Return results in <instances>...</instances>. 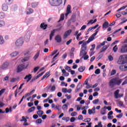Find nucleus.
Listing matches in <instances>:
<instances>
[{
	"instance_id": "1",
	"label": "nucleus",
	"mask_w": 127,
	"mask_h": 127,
	"mask_svg": "<svg viewBox=\"0 0 127 127\" xmlns=\"http://www.w3.org/2000/svg\"><path fill=\"white\" fill-rule=\"evenodd\" d=\"M123 80L124 79H120L119 77L113 78L109 81V86L111 88H114V86L116 85L120 86Z\"/></svg>"
},
{
	"instance_id": "2",
	"label": "nucleus",
	"mask_w": 127,
	"mask_h": 127,
	"mask_svg": "<svg viewBox=\"0 0 127 127\" xmlns=\"http://www.w3.org/2000/svg\"><path fill=\"white\" fill-rule=\"evenodd\" d=\"M117 63L119 64V65L127 63V55H124L121 56L119 58V60L117 62Z\"/></svg>"
},
{
	"instance_id": "3",
	"label": "nucleus",
	"mask_w": 127,
	"mask_h": 127,
	"mask_svg": "<svg viewBox=\"0 0 127 127\" xmlns=\"http://www.w3.org/2000/svg\"><path fill=\"white\" fill-rule=\"evenodd\" d=\"M49 1L52 6H59L62 4V0H49Z\"/></svg>"
},
{
	"instance_id": "4",
	"label": "nucleus",
	"mask_w": 127,
	"mask_h": 127,
	"mask_svg": "<svg viewBox=\"0 0 127 127\" xmlns=\"http://www.w3.org/2000/svg\"><path fill=\"white\" fill-rule=\"evenodd\" d=\"M87 42H88V41L83 43L81 45L79 56H83V55H84V53H87V52H86V51L87 50V44L89 43Z\"/></svg>"
},
{
	"instance_id": "5",
	"label": "nucleus",
	"mask_w": 127,
	"mask_h": 127,
	"mask_svg": "<svg viewBox=\"0 0 127 127\" xmlns=\"http://www.w3.org/2000/svg\"><path fill=\"white\" fill-rule=\"evenodd\" d=\"M99 31L100 28H98L96 30H95V33L88 38V40H87V43H90L91 41H93L95 39V36L98 34V32H99Z\"/></svg>"
},
{
	"instance_id": "6",
	"label": "nucleus",
	"mask_w": 127,
	"mask_h": 127,
	"mask_svg": "<svg viewBox=\"0 0 127 127\" xmlns=\"http://www.w3.org/2000/svg\"><path fill=\"white\" fill-rule=\"evenodd\" d=\"M107 49H108V46H104L101 49L100 52L99 53V55L97 58V59H98V60H100V59H102V58L104 56V54H101V53L105 52V51H106Z\"/></svg>"
},
{
	"instance_id": "7",
	"label": "nucleus",
	"mask_w": 127,
	"mask_h": 127,
	"mask_svg": "<svg viewBox=\"0 0 127 127\" xmlns=\"http://www.w3.org/2000/svg\"><path fill=\"white\" fill-rule=\"evenodd\" d=\"M24 66V64H19L17 67V73H20V72H21L23 69H26V68L28 67V64L25 67Z\"/></svg>"
},
{
	"instance_id": "8",
	"label": "nucleus",
	"mask_w": 127,
	"mask_h": 127,
	"mask_svg": "<svg viewBox=\"0 0 127 127\" xmlns=\"http://www.w3.org/2000/svg\"><path fill=\"white\" fill-rule=\"evenodd\" d=\"M62 28H60L58 29H55L53 30L52 31H51V34L50 35V41H51V40H52L53 38V36H54V34H55V32H56V31H60V30H61Z\"/></svg>"
},
{
	"instance_id": "9",
	"label": "nucleus",
	"mask_w": 127,
	"mask_h": 127,
	"mask_svg": "<svg viewBox=\"0 0 127 127\" xmlns=\"http://www.w3.org/2000/svg\"><path fill=\"white\" fill-rule=\"evenodd\" d=\"M23 38H20L19 39L17 40L15 42L16 46L19 47V46H21L23 44Z\"/></svg>"
},
{
	"instance_id": "10",
	"label": "nucleus",
	"mask_w": 127,
	"mask_h": 127,
	"mask_svg": "<svg viewBox=\"0 0 127 127\" xmlns=\"http://www.w3.org/2000/svg\"><path fill=\"white\" fill-rule=\"evenodd\" d=\"M120 90L118 89L114 92L115 98V99H119V98H121V97H123L124 96L123 94L120 95Z\"/></svg>"
},
{
	"instance_id": "11",
	"label": "nucleus",
	"mask_w": 127,
	"mask_h": 127,
	"mask_svg": "<svg viewBox=\"0 0 127 127\" xmlns=\"http://www.w3.org/2000/svg\"><path fill=\"white\" fill-rule=\"evenodd\" d=\"M71 12H72V11H71V5H68L66 7V13L65 14V17H67L68 16V14L71 13Z\"/></svg>"
},
{
	"instance_id": "12",
	"label": "nucleus",
	"mask_w": 127,
	"mask_h": 127,
	"mask_svg": "<svg viewBox=\"0 0 127 127\" xmlns=\"http://www.w3.org/2000/svg\"><path fill=\"white\" fill-rule=\"evenodd\" d=\"M55 40L58 43H60V42H62V38L59 35L56 36Z\"/></svg>"
},
{
	"instance_id": "13",
	"label": "nucleus",
	"mask_w": 127,
	"mask_h": 127,
	"mask_svg": "<svg viewBox=\"0 0 127 127\" xmlns=\"http://www.w3.org/2000/svg\"><path fill=\"white\" fill-rule=\"evenodd\" d=\"M71 32H72V30L71 29H69L66 31L64 35V39L67 38L68 37V36L70 35Z\"/></svg>"
},
{
	"instance_id": "14",
	"label": "nucleus",
	"mask_w": 127,
	"mask_h": 127,
	"mask_svg": "<svg viewBox=\"0 0 127 127\" xmlns=\"http://www.w3.org/2000/svg\"><path fill=\"white\" fill-rule=\"evenodd\" d=\"M121 53L127 52V45H124L121 49Z\"/></svg>"
},
{
	"instance_id": "15",
	"label": "nucleus",
	"mask_w": 127,
	"mask_h": 127,
	"mask_svg": "<svg viewBox=\"0 0 127 127\" xmlns=\"http://www.w3.org/2000/svg\"><path fill=\"white\" fill-rule=\"evenodd\" d=\"M31 78H32V75L29 74L28 75H27L25 76V77L24 78V80H27V83H28L31 80Z\"/></svg>"
},
{
	"instance_id": "16",
	"label": "nucleus",
	"mask_w": 127,
	"mask_h": 127,
	"mask_svg": "<svg viewBox=\"0 0 127 127\" xmlns=\"http://www.w3.org/2000/svg\"><path fill=\"white\" fill-rule=\"evenodd\" d=\"M127 67H126V65H121L119 66V69L121 71H122L123 72H125L126 71H127Z\"/></svg>"
},
{
	"instance_id": "17",
	"label": "nucleus",
	"mask_w": 127,
	"mask_h": 127,
	"mask_svg": "<svg viewBox=\"0 0 127 127\" xmlns=\"http://www.w3.org/2000/svg\"><path fill=\"white\" fill-rule=\"evenodd\" d=\"M109 27V22L105 21L102 25V28L103 29H106Z\"/></svg>"
},
{
	"instance_id": "18",
	"label": "nucleus",
	"mask_w": 127,
	"mask_h": 127,
	"mask_svg": "<svg viewBox=\"0 0 127 127\" xmlns=\"http://www.w3.org/2000/svg\"><path fill=\"white\" fill-rule=\"evenodd\" d=\"M2 9L3 11H7V9H8V6L6 4L4 3L2 5Z\"/></svg>"
},
{
	"instance_id": "19",
	"label": "nucleus",
	"mask_w": 127,
	"mask_h": 127,
	"mask_svg": "<svg viewBox=\"0 0 127 127\" xmlns=\"http://www.w3.org/2000/svg\"><path fill=\"white\" fill-rule=\"evenodd\" d=\"M50 76V71H48L47 72H46L45 73V74L42 77V78H41V81H42L43 80H44V79H45V78H48V77Z\"/></svg>"
},
{
	"instance_id": "20",
	"label": "nucleus",
	"mask_w": 127,
	"mask_h": 127,
	"mask_svg": "<svg viewBox=\"0 0 127 127\" xmlns=\"http://www.w3.org/2000/svg\"><path fill=\"white\" fill-rule=\"evenodd\" d=\"M33 9L31 8H29L27 9L26 11V14H31V13H33Z\"/></svg>"
},
{
	"instance_id": "21",
	"label": "nucleus",
	"mask_w": 127,
	"mask_h": 127,
	"mask_svg": "<svg viewBox=\"0 0 127 127\" xmlns=\"http://www.w3.org/2000/svg\"><path fill=\"white\" fill-rule=\"evenodd\" d=\"M106 43H107V41H104L103 43H100V44L98 45L97 46V49H100V48H101L102 47V46H104V45H105V44H106Z\"/></svg>"
},
{
	"instance_id": "22",
	"label": "nucleus",
	"mask_w": 127,
	"mask_h": 127,
	"mask_svg": "<svg viewBox=\"0 0 127 127\" xmlns=\"http://www.w3.org/2000/svg\"><path fill=\"white\" fill-rule=\"evenodd\" d=\"M28 96H30V94H26L25 95H24L21 98V100L20 101L18 105H20V104H21V102L23 101V99H25V98H26V97H28Z\"/></svg>"
},
{
	"instance_id": "23",
	"label": "nucleus",
	"mask_w": 127,
	"mask_h": 127,
	"mask_svg": "<svg viewBox=\"0 0 127 127\" xmlns=\"http://www.w3.org/2000/svg\"><path fill=\"white\" fill-rule=\"evenodd\" d=\"M48 25L45 24V23H42L40 25L41 28H43V29L45 30L47 28Z\"/></svg>"
},
{
	"instance_id": "24",
	"label": "nucleus",
	"mask_w": 127,
	"mask_h": 127,
	"mask_svg": "<svg viewBox=\"0 0 127 127\" xmlns=\"http://www.w3.org/2000/svg\"><path fill=\"white\" fill-rule=\"evenodd\" d=\"M85 69H86V67L81 66L78 68V70L79 72H82L85 71Z\"/></svg>"
},
{
	"instance_id": "25",
	"label": "nucleus",
	"mask_w": 127,
	"mask_h": 127,
	"mask_svg": "<svg viewBox=\"0 0 127 127\" xmlns=\"http://www.w3.org/2000/svg\"><path fill=\"white\" fill-rule=\"evenodd\" d=\"M37 115H38L39 117H40V118H41V117H42V115H43V114H44V112L42 111V110H39L37 112Z\"/></svg>"
},
{
	"instance_id": "26",
	"label": "nucleus",
	"mask_w": 127,
	"mask_h": 127,
	"mask_svg": "<svg viewBox=\"0 0 127 127\" xmlns=\"http://www.w3.org/2000/svg\"><path fill=\"white\" fill-rule=\"evenodd\" d=\"M81 89V83H79L77 87L76 88L75 90V93H78L79 92V90Z\"/></svg>"
},
{
	"instance_id": "27",
	"label": "nucleus",
	"mask_w": 127,
	"mask_h": 127,
	"mask_svg": "<svg viewBox=\"0 0 127 127\" xmlns=\"http://www.w3.org/2000/svg\"><path fill=\"white\" fill-rule=\"evenodd\" d=\"M35 109H36V107H35L30 108L28 110V113H32V112H34V111H35Z\"/></svg>"
},
{
	"instance_id": "28",
	"label": "nucleus",
	"mask_w": 127,
	"mask_h": 127,
	"mask_svg": "<svg viewBox=\"0 0 127 127\" xmlns=\"http://www.w3.org/2000/svg\"><path fill=\"white\" fill-rule=\"evenodd\" d=\"M87 53H84L83 55H82L83 56L84 60H87V59H89V56L87 55Z\"/></svg>"
},
{
	"instance_id": "29",
	"label": "nucleus",
	"mask_w": 127,
	"mask_h": 127,
	"mask_svg": "<svg viewBox=\"0 0 127 127\" xmlns=\"http://www.w3.org/2000/svg\"><path fill=\"white\" fill-rule=\"evenodd\" d=\"M11 57H15V56H17L18 55V52H15L12 54H10Z\"/></svg>"
},
{
	"instance_id": "30",
	"label": "nucleus",
	"mask_w": 127,
	"mask_h": 127,
	"mask_svg": "<svg viewBox=\"0 0 127 127\" xmlns=\"http://www.w3.org/2000/svg\"><path fill=\"white\" fill-rule=\"evenodd\" d=\"M95 22H97V19H94V20H90L88 23H87V25H89L90 23L91 24H93V23H95Z\"/></svg>"
},
{
	"instance_id": "31",
	"label": "nucleus",
	"mask_w": 127,
	"mask_h": 127,
	"mask_svg": "<svg viewBox=\"0 0 127 127\" xmlns=\"http://www.w3.org/2000/svg\"><path fill=\"white\" fill-rule=\"evenodd\" d=\"M64 18H65V16H64V14H62L61 15L60 20L58 21V22H60V21H62V20H64Z\"/></svg>"
},
{
	"instance_id": "32",
	"label": "nucleus",
	"mask_w": 127,
	"mask_h": 127,
	"mask_svg": "<svg viewBox=\"0 0 127 127\" xmlns=\"http://www.w3.org/2000/svg\"><path fill=\"white\" fill-rule=\"evenodd\" d=\"M38 5V2H33L31 3V6L33 8H35Z\"/></svg>"
},
{
	"instance_id": "33",
	"label": "nucleus",
	"mask_w": 127,
	"mask_h": 127,
	"mask_svg": "<svg viewBox=\"0 0 127 127\" xmlns=\"http://www.w3.org/2000/svg\"><path fill=\"white\" fill-rule=\"evenodd\" d=\"M8 66V63H4L3 65L1 66L2 69H5V68H7V67Z\"/></svg>"
},
{
	"instance_id": "34",
	"label": "nucleus",
	"mask_w": 127,
	"mask_h": 127,
	"mask_svg": "<svg viewBox=\"0 0 127 127\" xmlns=\"http://www.w3.org/2000/svg\"><path fill=\"white\" fill-rule=\"evenodd\" d=\"M11 107H10L9 108V109L8 108H6L5 109V113L6 114H8V113H9V112H12V111L11 110Z\"/></svg>"
},
{
	"instance_id": "35",
	"label": "nucleus",
	"mask_w": 127,
	"mask_h": 127,
	"mask_svg": "<svg viewBox=\"0 0 127 127\" xmlns=\"http://www.w3.org/2000/svg\"><path fill=\"white\" fill-rule=\"evenodd\" d=\"M5 16V14L3 12H0V18L1 19L4 18Z\"/></svg>"
},
{
	"instance_id": "36",
	"label": "nucleus",
	"mask_w": 127,
	"mask_h": 127,
	"mask_svg": "<svg viewBox=\"0 0 127 127\" xmlns=\"http://www.w3.org/2000/svg\"><path fill=\"white\" fill-rule=\"evenodd\" d=\"M40 54V53L39 52H37L36 55L34 56V60H36V59H37V58H38V57H39V54Z\"/></svg>"
},
{
	"instance_id": "37",
	"label": "nucleus",
	"mask_w": 127,
	"mask_h": 127,
	"mask_svg": "<svg viewBox=\"0 0 127 127\" xmlns=\"http://www.w3.org/2000/svg\"><path fill=\"white\" fill-rule=\"evenodd\" d=\"M67 109H68V105H67V104H64L63 106V110L64 111H67Z\"/></svg>"
},
{
	"instance_id": "38",
	"label": "nucleus",
	"mask_w": 127,
	"mask_h": 127,
	"mask_svg": "<svg viewBox=\"0 0 127 127\" xmlns=\"http://www.w3.org/2000/svg\"><path fill=\"white\" fill-rule=\"evenodd\" d=\"M13 0H5V2L7 4H11Z\"/></svg>"
},
{
	"instance_id": "39",
	"label": "nucleus",
	"mask_w": 127,
	"mask_h": 127,
	"mask_svg": "<svg viewBox=\"0 0 127 127\" xmlns=\"http://www.w3.org/2000/svg\"><path fill=\"white\" fill-rule=\"evenodd\" d=\"M100 114L101 115H106V110H105V108H102V110H101Z\"/></svg>"
},
{
	"instance_id": "40",
	"label": "nucleus",
	"mask_w": 127,
	"mask_h": 127,
	"mask_svg": "<svg viewBox=\"0 0 127 127\" xmlns=\"http://www.w3.org/2000/svg\"><path fill=\"white\" fill-rule=\"evenodd\" d=\"M101 73V69L100 68H97L95 71V74H96V75H99Z\"/></svg>"
},
{
	"instance_id": "41",
	"label": "nucleus",
	"mask_w": 127,
	"mask_h": 127,
	"mask_svg": "<svg viewBox=\"0 0 127 127\" xmlns=\"http://www.w3.org/2000/svg\"><path fill=\"white\" fill-rule=\"evenodd\" d=\"M62 120L63 121H65V122L67 123V122H69V121L70 120V118L69 117H63L62 118Z\"/></svg>"
},
{
	"instance_id": "42",
	"label": "nucleus",
	"mask_w": 127,
	"mask_h": 127,
	"mask_svg": "<svg viewBox=\"0 0 127 127\" xmlns=\"http://www.w3.org/2000/svg\"><path fill=\"white\" fill-rule=\"evenodd\" d=\"M118 46L116 45L113 48V51L115 53L117 52V51H118Z\"/></svg>"
},
{
	"instance_id": "43",
	"label": "nucleus",
	"mask_w": 127,
	"mask_h": 127,
	"mask_svg": "<svg viewBox=\"0 0 127 127\" xmlns=\"http://www.w3.org/2000/svg\"><path fill=\"white\" fill-rule=\"evenodd\" d=\"M127 7V5H125V6H123L122 7H121V8H120L119 9H118L117 10V11H121V10H123V9H125V8H126Z\"/></svg>"
},
{
	"instance_id": "44",
	"label": "nucleus",
	"mask_w": 127,
	"mask_h": 127,
	"mask_svg": "<svg viewBox=\"0 0 127 127\" xmlns=\"http://www.w3.org/2000/svg\"><path fill=\"white\" fill-rule=\"evenodd\" d=\"M3 42H4V40H3V38L1 36H0V44H3Z\"/></svg>"
},
{
	"instance_id": "45",
	"label": "nucleus",
	"mask_w": 127,
	"mask_h": 127,
	"mask_svg": "<svg viewBox=\"0 0 127 127\" xmlns=\"http://www.w3.org/2000/svg\"><path fill=\"white\" fill-rule=\"evenodd\" d=\"M116 73H117V70H115V69H113L111 71V73L110 76H114V75H115V74H116Z\"/></svg>"
},
{
	"instance_id": "46",
	"label": "nucleus",
	"mask_w": 127,
	"mask_h": 127,
	"mask_svg": "<svg viewBox=\"0 0 127 127\" xmlns=\"http://www.w3.org/2000/svg\"><path fill=\"white\" fill-rule=\"evenodd\" d=\"M16 80H17V79H16V78H14V77H12L10 80V82L11 83H13L14 82H16Z\"/></svg>"
},
{
	"instance_id": "47",
	"label": "nucleus",
	"mask_w": 127,
	"mask_h": 127,
	"mask_svg": "<svg viewBox=\"0 0 127 127\" xmlns=\"http://www.w3.org/2000/svg\"><path fill=\"white\" fill-rule=\"evenodd\" d=\"M29 59V57H25L24 58V59H23L21 61L22 62H25V61H28V60Z\"/></svg>"
},
{
	"instance_id": "48",
	"label": "nucleus",
	"mask_w": 127,
	"mask_h": 127,
	"mask_svg": "<svg viewBox=\"0 0 127 127\" xmlns=\"http://www.w3.org/2000/svg\"><path fill=\"white\" fill-rule=\"evenodd\" d=\"M5 91V89H2L1 90H0V97H1V95L4 93Z\"/></svg>"
},
{
	"instance_id": "49",
	"label": "nucleus",
	"mask_w": 127,
	"mask_h": 127,
	"mask_svg": "<svg viewBox=\"0 0 127 127\" xmlns=\"http://www.w3.org/2000/svg\"><path fill=\"white\" fill-rule=\"evenodd\" d=\"M36 124H41L42 123V120L41 119H38L36 121Z\"/></svg>"
},
{
	"instance_id": "50",
	"label": "nucleus",
	"mask_w": 127,
	"mask_h": 127,
	"mask_svg": "<svg viewBox=\"0 0 127 127\" xmlns=\"http://www.w3.org/2000/svg\"><path fill=\"white\" fill-rule=\"evenodd\" d=\"M71 117H76L77 116V112H73L70 115Z\"/></svg>"
},
{
	"instance_id": "51",
	"label": "nucleus",
	"mask_w": 127,
	"mask_h": 127,
	"mask_svg": "<svg viewBox=\"0 0 127 127\" xmlns=\"http://www.w3.org/2000/svg\"><path fill=\"white\" fill-rule=\"evenodd\" d=\"M4 26V21L0 20V27H1V26Z\"/></svg>"
},
{
	"instance_id": "52",
	"label": "nucleus",
	"mask_w": 127,
	"mask_h": 127,
	"mask_svg": "<svg viewBox=\"0 0 127 127\" xmlns=\"http://www.w3.org/2000/svg\"><path fill=\"white\" fill-rule=\"evenodd\" d=\"M40 67L39 66H36L34 68V72L36 73L37 71H38V69H39Z\"/></svg>"
},
{
	"instance_id": "53",
	"label": "nucleus",
	"mask_w": 127,
	"mask_h": 127,
	"mask_svg": "<svg viewBox=\"0 0 127 127\" xmlns=\"http://www.w3.org/2000/svg\"><path fill=\"white\" fill-rule=\"evenodd\" d=\"M56 90V87H55V86H53L51 88V92H54V91H55Z\"/></svg>"
},
{
	"instance_id": "54",
	"label": "nucleus",
	"mask_w": 127,
	"mask_h": 127,
	"mask_svg": "<svg viewBox=\"0 0 127 127\" xmlns=\"http://www.w3.org/2000/svg\"><path fill=\"white\" fill-rule=\"evenodd\" d=\"M65 70H67L68 72H70V71H71V67H70V66H66Z\"/></svg>"
},
{
	"instance_id": "55",
	"label": "nucleus",
	"mask_w": 127,
	"mask_h": 127,
	"mask_svg": "<svg viewBox=\"0 0 127 127\" xmlns=\"http://www.w3.org/2000/svg\"><path fill=\"white\" fill-rule=\"evenodd\" d=\"M99 99H95V100L93 101V104H94V105H96L98 104V102H99Z\"/></svg>"
},
{
	"instance_id": "56",
	"label": "nucleus",
	"mask_w": 127,
	"mask_h": 127,
	"mask_svg": "<svg viewBox=\"0 0 127 127\" xmlns=\"http://www.w3.org/2000/svg\"><path fill=\"white\" fill-rule=\"evenodd\" d=\"M61 86H65V87H67V86H68V84L65 83L64 81H62Z\"/></svg>"
},
{
	"instance_id": "57",
	"label": "nucleus",
	"mask_w": 127,
	"mask_h": 127,
	"mask_svg": "<svg viewBox=\"0 0 127 127\" xmlns=\"http://www.w3.org/2000/svg\"><path fill=\"white\" fill-rule=\"evenodd\" d=\"M104 109H107L108 111H111L112 110V107L108 106V107H104Z\"/></svg>"
},
{
	"instance_id": "58",
	"label": "nucleus",
	"mask_w": 127,
	"mask_h": 127,
	"mask_svg": "<svg viewBox=\"0 0 127 127\" xmlns=\"http://www.w3.org/2000/svg\"><path fill=\"white\" fill-rule=\"evenodd\" d=\"M48 42H49V40L47 39L44 42L45 46H46V45H48Z\"/></svg>"
},
{
	"instance_id": "59",
	"label": "nucleus",
	"mask_w": 127,
	"mask_h": 127,
	"mask_svg": "<svg viewBox=\"0 0 127 127\" xmlns=\"http://www.w3.org/2000/svg\"><path fill=\"white\" fill-rule=\"evenodd\" d=\"M76 121V119H75L74 117H71L70 118V123H74Z\"/></svg>"
},
{
	"instance_id": "60",
	"label": "nucleus",
	"mask_w": 127,
	"mask_h": 127,
	"mask_svg": "<svg viewBox=\"0 0 127 127\" xmlns=\"http://www.w3.org/2000/svg\"><path fill=\"white\" fill-rule=\"evenodd\" d=\"M62 92H63V93H67L68 90H67V88H64L62 89Z\"/></svg>"
},
{
	"instance_id": "61",
	"label": "nucleus",
	"mask_w": 127,
	"mask_h": 127,
	"mask_svg": "<svg viewBox=\"0 0 127 127\" xmlns=\"http://www.w3.org/2000/svg\"><path fill=\"white\" fill-rule=\"evenodd\" d=\"M108 59L110 61H113V60H114V58L112 56L110 55L108 57Z\"/></svg>"
},
{
	"instance_id": "62",
	"label": "nucleus",
	"mask_w": 127,
	"mask_h": 127,
	"mask_svg": "<svg viewBox=\"0 0 127 127\" xmlns=\"http://www.w3.org/2000/svg\"><path fill=\"white\" fill-rule=\"evenodd\" d=\"M66 57H67V53H64L63 56H62V58L63 59H66Z\"/></svg>"
},
{
	"instance_id": "63",
	"label": "nucleus",
	"mask_w": 127,
	"mask_h": 127,
	"mask_svg": "<svg viewBox=\"0 0 127 127\" xmlns=\"http://www.w3.org/2000/svg\"><path fill=\"white\" fill-rule=\"evenodd\" d=\"M88 114L89 115H92V114H94V112H93V110H92V109H89Z\"/></svg>"
},
{
	"instance_id": "64",
	"label": "nucleus",
	"mask_w": 127,
	"mask_h": 127,
	"mask_svg": "<svg viewBox=\"0 0 127 127\" xmlns=\"http://www.w3.org/2000/svg\"><path fill=\"white\" fill-rule=\"evenodd\" d=\"M78 119L80 120H83V116H82L81 115H79L78 117Z\"/></svg>"
}]
</instances>
